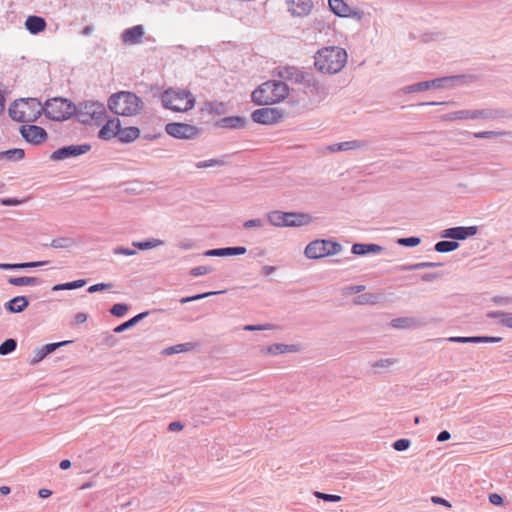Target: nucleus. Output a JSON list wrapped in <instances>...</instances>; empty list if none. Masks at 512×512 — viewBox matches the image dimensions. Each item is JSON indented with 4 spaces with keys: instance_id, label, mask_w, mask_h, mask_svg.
<instances>
[{
    "instance_id": "nucleus-56",
    "label": "nucleus",
    "mask_w": 512,
    "mask_h": 512,
    "mask_svg": "<svg viewBox=\"0 0 512 512\" xmlns=\"http://www.w3.org/2000/svg\"><path fill=\"white\" fill-rule=\"evenodd\" d=\"M432 502L435 503V504L443 505V506L448 507V508L451 507V504L447 500H445V499H443L441 497H438V496L432 497Z\"/></svg>"
},
{
    "instance_id": "nucleus-36",
    "label": "nucleus",
    "mask_w": 512,
    "mask_h": 512,
    "mask_svg": "<svg viewBox=\"0 0 512 512\" xmlns=\"http://www.w3.org/2000/svg\"><path fill=\"white\" fill-rule=\"evenodd\" d=\"M4 157L8 159H22L24 157V151L22 149H12L3 153Z\"/></svg>"
},
{
    "instance_id": "nucleus-47",
    "label": "nucleus",
    "mask_w": 512,
    "mask_h": 512,
    "mask_svg": "<svg viewBox=\"0 0 512 512\" xmlns=\"http://www.w3.org/2000/svg\"><path fill=\"white\" fill-rule=\"evenodd\" d=\"M226 250H228L227 255H242L246 253L245 247H229Z\"/></svg>"
},
{
    "instance_id": "nucleus-46",
    "label": "nucleus",
    "mask_w": 512,
    "mask_h": 512,
    "mask_svg": "<svg viewBox=\"0 0 512 512\" xmlns=\"http://www.w3.org/2000/svg\"><path fill=\"white\" fill-rule=\"evenodd\" d=\"M504 134H505L504 132L485 131V132L475 133L474 136L476 138H489V137H494V136H501Z\"/></svg>"
},
{
    "instance_id": "nucleus-21",
    "label": "nucleus",
    "mask_w": 512,
    "mask_h": 512,
    "mask_svg": "<svg viewBox=\"0 0 512 512\" xmlns=\"http://www.w3.org/2000/svg\"><path fill=\"white\" fill-rule=\"evenodd\" d=\"M289 11L293 16H305L308 15L312 9V2H289Z\"/></svg>"
},
{
    "instance_id": "nucleus-40",
    "label": "nucleus",
    "mask_w": 512,
    "mask_h": 512,
    "mask_svg": "<svg viewBox=\"0 0 512 512\" xmlns=\"http://www.w3.org/2000/svg\"><path fill=\"white\" fill-rule=\"evenodd\" d=\"M410 446V440L408 439H399L393 443V448L397 451H403L408 449Z\"/></svg>"
},
{
    "instance_id": "nucleus-39",
    "label": "nucleus",
    "mask_w": 512,
    "mask_h": 512,
    "mask_svg": "<svg viewBox=\"0 0 512 512\" xmlns=\"http://www.w3.org/2000/svg\"><path fill=\"white\" fill-rule=\"evenodd\" d=\"M217 292H206V293H202V294H198V295H195V296H191V297H184L180 300V302L182 304L184 303H188V302H191V301H195V300H199V299H202V298H206L210 295H214L216 294Z\"/></svg>"
},
{
    "instance_id": "nucleus-54",
    "label": "nucleus",
    "mask_w": 512,
    "mask_h": 512,
    "mask_svg": "<svg viewBox=\"0 0 512 512\" xmlns=\"http://www.w3.org/2000/svg\"><path fill=\"white\" fill-rule=\"evenodd\" d=\"M87 314L85 313H77L74 317V324L75 325H79V324H83L87 321Z\"/></svg>"
},
{
    "instance_id": "nucleus-24",
    "label": "nucleus",
    "mask_w": 512,
    "mask_h": 512,
    "mask_svg": "<svg viewBox=\"0 0 512 512\" xmlns=\"http://www.w3.org/2000/svg\"><path fill=\"white\" fill-rule=\"evenodd\" d=\"M8 282L14 286H33L39 283V279L36 277H10Z\"/></svg>"
},
{
    "instance_id": "nucleus-20",
    "label": "nucleus",
    "mask_w": 512,
    "mask_h": 512,
    "mask_svg": "<svg viewBox=\"0 0 512 512\" xmlns=\"http://www.w3.org/2000/svg\"><path fill=\"white\" fill-rule=\"evenodd\" d=\"M365 144L363 142L352 140V141H345L341 143H336L328 146V150L332 153L340 152V151H348V150H355L360 149L364 147Z\"/></svg>"
},
{
    "instance_id": "nucleus-16",
    "label": "nucleus",
    "mask_w": 512,
    "mask_h": 512,
    "mask_svg": "<svg viewBox=\"0 0 512 512\" xmlns=\"http://www.w3.org/2000/svg\"><path fill=\"white\" fill-rule=\"evenodd\" d=\"M144 36V28L142 25H136L126 29L122 33V40L125 44L133 45L141 42Z\"/></svg>"
},
{
    "instance_id": "nucleus-30",
    "label": "nucleus",
    "mask_w": 512,
    "mask_h": 512,
    "mask_svg": "<svg viewBox=\"0 0 512 512\" xmlns=\"http://www.w3.org/2000/svg\"><path fill=\"white\" fill-rule=\"evenodd\" d=\"M17 343L14 339H7L0 345V354L7 355L16 349Z\"/></svg>"
},
{
    "instance_id": "nucleus-7",
    "label": "nucleus",
    "mask_w": 512,
    "mask_h": 512,
    "mask_svg": "<svg viewBox=\"0 0 512 512\" xmlns=\"http://www.w3.org/2000/svg\"><path fill=\"white\" fill-rule=\"evenodd\" d=\"M43 111L49 119L63 121L74 114L75 107L67 99L57 97L47 100Z\"/></svg>"
},
{
    "instance_id": "nucleus-45",
    "label": "nucleus",
    "mask_w": 512,
    "mask_h": 512,
    "mask_svg": "<svg viewBox=\"0 0 512 512\" xmlns=\"http://www.w3.org/2000/svg\"><path fill=\"white\" fill-rule=\"evenodd\" d=\"M411 320L405 318H398L392 321V326L395 328H404L410 326Z\"/></svg>"
},
{
    "instance_id": "nucleus-32",
    "label": "nucleus",
    "mask_w": 512,
    "mask_h": 512,
    "mask_svg": "<svg viewBox=\"0 0 512 512\" xmlns=\"http://www.w3.org/2000/svg\"><path fill=\"white\" fill-rule=\"evenodd\" d=\"M440 264L433 263V262H421L416 264H410V265H404L401 267L402 270H417V269H423V268H430V267H437Z\"/></svg>"
},
{
    "instance_id": "nucleus-25",
    "label": "nucleus",
    "mask_w": 512,
    "mask_h": 512,
    "mask_svg": "<svg viewBox=\"0 0 512 512\" xmlns=\"http://www.w3.org/2000/svg\"><path fill=\"white\" fill-rule=\"evenodd\" d=\"M46 263L47 262H45V261L29 262V263H19V264L0 263V269H2V270H11V269L38 267V266L45 265Z\"/></svg>"
},
{
    "instance_id": "nucleus-12",
    "label": "nucleus",
    "mask_w": 512,
    "mask_h": 512,
    "mask_svg": "<svg viewBox=\"0 0 512 512\" xmlns=\"http://www.w3.org/2000/svg\"><path fill=\"white\" fill-rule=\"evenodd\" d=\"M477 233V228L475 226L470 227H454L446 229L444 232V237L464 240L467 237L473 236Z\"/></svg>"
},
{
    "instance_id": "nucleus-3",
    "label": "nucleus",
    "mask_w": 512,
    "mask_h": 512,
    "mask_svg": "<svg viewBox=\"0 0 512 512\" xmlns=\"http://www.w3.org/2000/svg\"><path fill=\"white\" fill-rule=\"evenodd\" d=\"M288 87L282 81H267L252 93V100L257 105H271L286 98Z\"/></svg>"
},
{
    "instance_id": "nucleus-52",
    "label": "nucleus",
    "mask_w": 512,
    "mask_h": 512,
    "mask_svg": "<svg viewBox=\"0 0 512 512\" xmlns=\"http://www.w3.org/2000/svg\"><path fill=\"white\" fill-rule=\"evenodd\" d=\"M505 316H510V315L507 314V313L501 312V311H494V312L488 313V317H490V318H498L499 322L501 324H502V320L505 318Z\"/></svg>"
},
{
    "instance_id": "nucleus-41",
    "label": "nucleus",
    "mask_w": 512,
    "mask_h": 512,
    "mask_svg": "<svg viewBox=\"0 0 512 512\" xmlns=\"http://www.w3.org/2000/svg\"><path fill=\"white\" fill-rule=\"evenodd\" d=\"M368 244H354L352 246V252L356 255H365L369 253Z\"/></svg>"
},
{
    "instance_id": "nucleus-26",
    "label": "nucleus",
    "mask_w": 512,
    "mask_h": 512,
    "mask_svg": "<svg viewBox=\"0 0 512 512\" xmlns=\"http://www.w3.org/2000/svg\"><path fill=\"white\" fill-rule=\"evenodd\" d=\"M285 213L286 212H280V211H273L270 212L267 217L268 221L274 225V226H285Z\"/></svg>"
},
{
    "instance_id": "nucleus-42",
    "label": "nucleus",
    "mask_w": 512,
    "mask_h": 512,
    "mask_svg": "<svg viewBox=\"0 0 512 512\" xmlns=\"http://www.w3.org/2000/svg\"><path fill=\"white\" fill-rule=\"evenodd\" d=\"M407 89L409 92L423 91V90L430 89V85H429L428 81H424V82H419L417 84L409 86Z\"/></svg>"
},
{
    "instance_id": "nucleus-33",
    "label": "nucleus",
    "mask_w": 512,
    "mask_h": 512,
    "mask_svg": "<svg viewBox=\"0 0 512 512\" xmlns=\"http://www.w3.org/2000/svg\"><path fill=\"white\" fill-rule=\"evenodd\" d=\"M294 351V347L293 346H289V345H283V344H276L274 346H270L267 348V352L268 353H285V352H292Z\"/></svg>"
},
{
    "instance_id": "nucleus-60",
    "label": "nucleus",
    "mask_w": 512,
    "mask_h": 512,
    "mask_svg": "<svg viewBox=\"0 0 512 512\" xmlns=\"http://www.w3.org/2000/svg\"><path fill=\"white\" fill-rule=\"evenodd\" d=\"M53 291L71 290L70 282L64 284H57L52 288Z\"/></svg>"
},
{
    "instance_id": "nucleus-64",
    "label": "nucleus",
    "mask_w": 512,
    "mask_h": 512,
    "mask_svg": "<svg viewBox=\"0 0 512 512\" xmlns=\"http://www.w3.org/2000/svg\"><path fill=\"white\" fill-rule=\"evenodd\" d=\"M502 325L508 328H512V316H505L502 320Z\"/></svg>"
},
{
    "instance_id": "nucleus-19",
    "label": "nucleus",
    "mask_w": 512,
    "mask_h": 512,
    "mask_svg": "<svg viewBox=\"0 0 512 512\" xmlns=\"http://www.w3.org/2000/svg\"><path fill=\"white\" fill-rule=\"evenodd\" d=\"M139 136H140V130L138 127H135V126H129V127H125V128H122L120 126L119 132L117 135L118 139L124 143L132 142V141L136 140L137 138H139Z\"/></svg>"
},
{
    "instance_id": "nucleus-23",
    "label": "nucleus",
    "mask_w": 512,
    "mask_h": 512,
    "mask_svg": "<svg viewBox=\"0 0 512 512\" xmlns=\"http://www.w3.org/2000/svg\"><path fill=\"white\" fill-rule=\"evenodd\" d=\"M501 337H451L450 341L460 343L500 342Z\"/></svg>"
},
{
    "instance_id": "nucleus-10",
    "label": "nucleus",
    "mask_w": 512,
    "mask_h": 512,
    "mask_svg": "<svg viewBox=\"0 0 512 512\" xmlns=\"http://www.w3.org/2000/svg\"><path fill=\"white\" fill-rule=\"evenodd\" d=\"M20 133L27 142L33 145H39L47 138L46 131L42 127L36 125H23L20 128Z\"/></svg>"
},
{
    "instance_id": "nucleus-4",
    "label": "nucleus",
    "mask_w": 512,
    "mask_h": 512,
    "mask_svg": "<svg viewBox=\"0 0 512 512\" xmlns=\"http://www.w3.org/2000/svg\"><path fill=\"white\" fill-rule=\"evenodd\" d=\"M43 111L41 102L36 98L16 100L9 108V115L18 122H34Z\"/></svg>"
},
{
    "instance_id": "nucleus-48",
    "label": "nucleus",
    "mask_w": 512,
    "mask_h": 512,
    "mask_svg": "<svg viewBox=\"0 0 512 512\" xmlns=\"http://www.w3.org/2000/svg\"><path fill=\"white\" fill-rule=\"evenodd\" d=\"M489 501L493 505H497V506H500V505L503 504V498L501 497V495H499L497 493L490 494L489 495Z\"/></svg>"
},
{
    "instance_id": "nucleus-59",
    "label": "nucleus",
    "mask_w": 512,
    "mask_h": 512,
    "mask_svg": "<svg viewBox=\"0 0 512 512\" xmlns=\"http://www.w3.org/2000/svg\"><path fill=\"white\" fill-rule=\"evenodd\" d=\"M451 437L450 433L448 431H442L438 434L437 436V440L439 442H444V441H447L449 440Z\"/></svg>"
},
{
    "instance_id": "nucleus-13",
    "label": "nucleus",
    "mask_w": 512,
    "mask_h": 512,
    "mask_svg": "<svg viewBox=\"0 0 512 512\" xmlns=\"http://www.w3.org/2000/svg\"><path fill=\"white\" fill-rule=\"evenodd\" d=\"M120 120L118 118L110 119L102 126L99 131V137L103 140H110L117 137L120 127Z\"/></svg>"
},
{
    "instance_id": "nucleus-51",
    "label": "nucleus",
    "mask_w": 512,
    "mask_h": 512,
    "mask_svg": "<svg viewBox=\"0 0 512 512\" xmlns=\"http://www.w3.org/2000/svg\"><path fill=\"white\" fill-rule=\"evenodd\" d=\"M227 251L226 248H221V249H213V250H209L206 255H209V256H226L227 255Z\"/></svg>"
},
{
    "instance_id": "nucleus-28",
    "label": "nucleus",
    "mask_w": 512,
    "mask_h": 512,
    "mask_svg": "<svg viewBox=\"0 0 512 512\" xmlns=\"http://www.w3.org/2000/svg\"><path fill=\"white\" fill-rule=\"evenodd\" d=\"M459 244L454 241H440L435 245V250L440 253L451 252L458 248Z\"/></svg>"
},
{
    "instance_id": "nucleus-17",
    "label": "nucleus",
    "mask_w": 512,
    "mask_h": 512,
    "mask_svg": "<svg viewBox=\"0 0 512 512\" xmlns=\"http://www.w3.org/2000/svg\"><path fill=\"white\" fill-rule=\"evenodd\" d=\"M311 222V217L306 214L292 212L285 213V226H302Z\"/></svg>"
},
{
    "instance_id": "nucleus-63",
    "label": "nucleus",
    "mask_w": 512,
    "mask_h": 512,
    "mask_svg": "<svg viewBox=\"0 0 512 512\" xmlns=\"http://www.w3.org/2000/svg\"><path fill=\"white\" fill-rule=\"evenodd\" d=\"M85 284H86V281L82 280V279L70 282L71 289L80 288V287L84 286Z\"/></svg>"
},
{
    "instance_id": "nucleus-1",
    "label": "nucleus",
    "mask_w": 512,
    "mask_h": 512,
    "mask_svg": "<svg viewBox=\"0 0 512 512\" xmlns=\"http://www.w3.org/2000/svg\"><path fill=\"white\" fill-rule=\"evenodd\" d=\"M108 107L116 115L132 117L141 113L143 102L132 92L120 91L109 97Z\"/></svg>"
},
{
    "instance_id": "nucleus-2",
    "label": "nucleus",
    "mask_w": 512,
    "mask_h": 512,
    "mask_svg": "<svg viewBox=\"0 0 512 512\" xmlns=\"http://www.w3.org/2000/svg\"><path fill=\"white\" fill-rule=\"evenodd\" d=\"M347 62V53L340 47H325L319 50L315 56V66L323 73H337Z\"/></svg>"
},
{
    "instance_id": "nucleus-14",
    "label": "nucleus",
    "mask_w": 512,
    "mask_h": 512,
    "mask_svg": "<svg viewBox=\"0 0 512 512\" xmlns=\"http://www.w3.org/2000/svg\"><path fill=\"white\" fill-rule=\"evenodd\" d=\"M328 5L340 17H360L359 13L348 2H328Z\"/></svg>"
},
{
    "instance_id": "nucleus-18",
    "label": "nucleus",
    "mask_w": 512,
    "mask_h": 512,
    "mask_svg": "<svg viewBox=\"0 0 512 512\" xmlns=\"http://www.w3.org/2000/svg\"><path fill=\"white\" fill-rule=\"evenodd\" d=\"M25 27L31 34H37L46 28V21L39 16H29L25 21Z\"/></svg>"
},
{
    "instance_id": "nucleus-8",
    "label": "nucleus",
    "mask_w": 512,
    "mask_h": 512,
    "mask_svg": "<svg viewBox=\"0 0 512 512\" xmlns=\"http://www.w3.org/2000/svg\"><path fill=\"white\" fill-rule=\"evenodd\" d=\"M341 245L329 240H315L305 248V255L310 259H318L339 253Z\"/></svg>"
},
{
    "instance_id": "nucleus-43",
    "label": "nucleus",
    "mask_w": 512,
    "mask_h": 512,
    "mask_svg": "<svg viewBox=\"0 0 512 512\" xmlns=\"http://www.w3.org/2000/svg\"><path fill=\"white\" fill-rule=\"evenodd\" d=\"M112 286H113L112 283H98V284H94V285L90 286L88 288V292L94 293V292H97V291L109 289Z\"/></svg>"
},
{
    "instance_id": "nucleus-49",
    "label": "nucleus",
    "mask_w": 512,
    "mask_h": 512,
    "mask_svg": "<svg viewBox=\"0 0 512 512\" xmlns=\"http://www.w3.org/2000/svg\"><path fill=\"white\" fill-rule=\"evenodd\" d=\"M209 271H210L209 268H207L206 266H199V267L193 268L191 270V274L193 276H201V275L207 274Z\"/></svg>"
},
{
    "instance_id": "nucleus-61",
    "label": "nucleus",
    "mask_w": 512,
    "mask_h": 512,
    "mask_svg": "<svg viewBox=\"0 0 512 512\" xmlns=\"http://www.w3.org/2000/svg\"><path fill=\"white\" fill-rule=\"evenodd\" d=\"M393 364V361L390 359L382 360L380 362H376L373 364V367H388Z\"/></svg>"
},
{
    "instance_id": "nucleus-6",
    "label": "nucleus",
    "mask_w": 512,
    "mask_h": 512,
    "mask_svg": "<svg viewBox=\"0 0 512 512\" xmlns=\"http://www.w3.org/2000/svg\"><path fill=\"white\" fill-rule=\"evenodd\" d=\"M77 116L84 124L101 125L107 118L104 104L99 102H85L80 105Z\"/></svg>"
},
{
    "instance_id": "nucleus-62",
    "label": "nucleus",
    "mask_w": 512,
    "mask_h": 512,
    "mask_svg": "<svg viewBox=\"0 0 512 512\" xmlns=\"http://www.w3.org/2000/svg\"><path fill=\"white\" fill-rule=\"evenodd\" d=\"M183 429V425L180 422H172L169 424L170 431H180Z\"/></svg>"
},
{
    "instance_id": "nucleus-55",
    "label": "nucleus",
    "mask_w": 512,
    "mask_h": 512,
    "mask_svg": "<svg viewBox=\"0 0 512 512\" xmlns=\"http://www.w3.org/2000/svg\"><path fill=\"white\" fill-rule=\"evenodd\" d=\"M450 78H439L428 81L430 88H439L442 86V82L449 80Z\"/></svg>"
},
{
    "instance_id": "nucleus-29",
    "label": "nucleus",
    "mask_w": 512,
    "mask_h": 512,
    "mask_svg": "<svg viewBox=\"0 0 512 512\" xmlns=\"http://www.w3.org/2000/svg\"><path fill=\"white\" fill-rule=\"evenodd\" d=\"M195 347L193 343L178 344L165 349L166 354L181 353L192 350Z\"/></svg>"
},
{
    "instance_id": "nucleus-27",
    "label": "nucleus",
    "mask_w": 512,
    "mask_h": 512,
    "mask_svg": "<svg viewBox=\"0 0 512 512\" xmlns=\"http://www.w3.org/2000/svg\"><path fill=\"white\" fill-rule=\"evenodd\" d=\"M161 245H163V241L160 239H149L143 242H133V246L137 247L140 250L152 249L159 247Z\"/></svg>"
},
{
    "instance_id": "nucleus-38",
    "label": "nucleus",
    "mask_w": 512,
    "mask_h": 512,
    "mask_svg": "<svg viewBox=\"0 0 512 512\" xmlns=\"http://www.w3.org/2000/svg\"><path fill=\"white\" fill-rule=\"evenodd\" d=\"M398 243L403 246L414 247L420 243V238H418V237L401 238L398 240Z\"/></svg>"
},
{
    "instance_id": "nucleus-50",
    "label": "nucleus",
    "mask_w": 512,
    "mask_h": 512,
    "mask_svg": "<svg viewBox=\"0 0 512 512\" xmlns=\"http://www.w3.org/2000/svg\"><path fill=\"white\" fill-rule=\"evenodd\" d=\"M243 226L246 229H249V228H252V227H261L262 226V221L260 219L247 220V221L244 222Z\"/></svg>"
},
{
    "instance_id": "nucleus-53",
    "label": "nucleus",
    "mask_w": 512,
    "mask_h": 512,
    "mask_svg": "<svg viewBox=\"0 0 512 512\" xmlns=\"http://www.w3.org/2000/svg\"><path fill=\"white\" fill-rule=\"evenodd\" d=\"M271 326L270 325H264V326H261V325H246L244 327V330L246 331H257V330H267V329H270Z\"/></svg>"
},
{
    "instance_id": "nucleus-57",
    "label": "nucleus",
    "mask_w": 512,
    "mask_h": 512,
    "mask_svg": "<svg viewBox=\"0 0 512 512\" xmlns=\"http://www.w3.org/2000/svg\"><path fill=\"white\" fill-rule=\"evenodd\" d=\"M146 315H147V313H140V314L136 315L135 317L131 318L130 320L126 321V323L128 324L129 327H132Z\"/></svg>"
},
{
    "instance_id": "nucleus-44",
    "label": "nucleus",
    "mask_w": 512,
    "mask_h": 512,
    "mask_svg": "<svg viewBox=\"0 0 512 512\" xmlns=\"http://www.w3.org/2000/svg\"><path fill=\"white\" fill-rule=\"evenodd\" d=\"M224 122L227 126L231 127H239L242 126L244 121L240 117H234V118H226L224 119Z\"/></svg>"
},
{
    "instance_id": "nucleus-31",
    "label": "nucleus",
    "mask_w": 512,
    "mask_h": 512,
    "mask_svg": "<svg viewBox=\"0 0 512 512\" xmlns=\"http://www.w3.org/2000/svg\"><path fill=\"white\" fill-rule=\"evenodd\" d=\"M73 245V241L69 238H57L53 239L50 246L56 249L69 248Z\"/></svg>"
},
{
    "instance_id": "nucleus-15",
    "label": "nucleus",
    "mask_w": 512,
    "mask_h": 512,
    "mask_svg": "<svg viewBox=\"0 0 512 512\" xmlns=\"http://www.w3.org/2000/svg\"><path fill=\"white\" fill-rule=\"evenodd\" d=\"M88 150V146H69L54 151L51 155L53 160H62L70 156L80 155Z\"/></svg>"
},
{
    "instance_id": "nucleus-22",
    "label": "nucleus",
    "mask_w": 512,
    "mask_h": 512,
    "mask_svg": "<svg viewBox=\"0 0 512 512\" xmlns=\"http://www.w3.org/2000/svg\"><path fill=\"white\" fill-rule=\"evenodd\" d=\"M29 302L24 296H17L10 300L7 304V308L10 312L19 313L22 312L27 306Z\"/></svg>"
},
{
    "instance_id": "nucleus-35",
    "label": "nucleus",
    "mask_w": 512,
    "mask_h": 512,
    "mask_svg": "<svg viewBox=\"0 0 512 512\" xmlns=\"http://www.w3.org/2000/svg\"><path fill=\"white\" fill-rule=\"evenodd\" d=\"M314 495H315V497H317L319 499H322L324 501H328V502H339V501H341V496H339V495L326 494V493H323V492H315Z\"/></svg>"
},
{
    "instance_id": "nucleus-34",
    "label": "nucleus",
    "mask_w": 512,
    "mask_h": 512,
    "mask_svg": "<svg viewBox=\"0 0 512 512\" xmlns=\"http://www.w3.org/2000/svg\"><path fill=\"white\" fill-rule=\"evenodd\" d=\"M128 311V306L125 305V304H115L113 305V307L111 308V314L116 316V317H122L124 316Z\"/></svg>"
},
{
    "instance_id": "nucleus-37",
    "label": "nucleus",
    "mask_w": 512,
    "mask_h": 512,
    "mask_svg": "<svg viewBox=\"0 0 512 512\" xmlns=\"http://www.w3.org/2000/svg\"><path fill=\"white\" fill-rule=\"evenodd\" d=\"M68 343H69V341H63V342H59V343L47 344V345L42 347V349L44 350L42 352V356H46V355L50 354L51 352H53L56 348H58L60 346H63V345H66Z\"/></svg>"
},
{
    "instance_id": "nucleus-5",
    "label": "nucleus",
    "mask_w": 512,
    "mask_h": 512,
    "mask_svg": "<svg viewBox=\"0 0 512 512\" xmlns=\"http://www.w3.org/2000/svg\"><path fill=\"white\" fill-rule=\"evenodd\" d=\"M161 101L165 108L175 112H186L195 105V98L191 92L183 89H167L161 95Z\"/></svg>"
},
{
    "instance_id": "nucleus-9",
    "label": "nucleus",
    "mask_w": 512,
    "mask_h": 512,
    "mask_svg": "<svg viewBox=\"0 0 512 512\" xmlns=\"http://www.w3.org/2000/svg\"><path fill=\"white\" fill-rule=\"evenodd\" d=\"M168 135L177 139H194L199 136L201 130L197 126L182 122H172L165 126Z\"/></svg>"
},
{
    "instance_id": "nucleus-58",
    "label": "nucleus",
    "mask_w": 512,
    "mask_h": 512,
    "mask_svg": "<svg viewBox=\"0 0 512 512\" xmlns=\"http://www.w3.org/2000/svg\"><path fill=\"white\" fill-rule=\"evenodd\" d=\"M114 253L115 254H122V255H126V256H131V255L135 254V251L127 249V248H116L114 250Z\"/></svg>"
},
{
    "instance_id": "nucleus-11",
    "label": "nucleus",
    "mask_w": 512,
    "mask_h": 512,
    "mask_svg": "<svg viewBox=\"0 0 512 512\" xmlns=\"http://www.w3.org/2000/svg\"><path fill=\"white\" fill-rule=\"evenodd\" d=\"M251 118L256 123L273 124L281 119V114L277 109L260 108L252 113Z\"/></svg>"
}]
</instances>
